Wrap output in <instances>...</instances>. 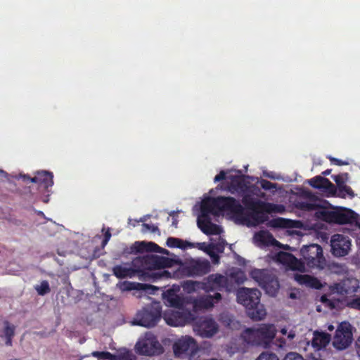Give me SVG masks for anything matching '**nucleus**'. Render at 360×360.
Masks as SVG:
<instances>
[{"instance_id": "f257e3e1", "label": "nucleus", "mask_w": 360, "mask_h": 360, "mask_svg": "<svg viewBox=\"0 0 360 360\" xmlns=\"http://www.w3.org/2000/svg\"><path fill=\"white\" fill-rule=\"evenodd\" d=\"M243 202L248 207L245 210L238 201L233 198H207L202 200L200 215L197 223L201 231L207 235H219L222 232L221 226L211 221L210 214L219 215L223 212L231 214L237 223L247 226H255L267 220V214L264 212V203L259 200L244 198Z\"/></svg>"}, {"instance_id": "f03ea898", "label": "nucleus", "mask_w": 360, "mask_h": 360, "mask_svg": "<svg viewBox=\"0 0 360 360\" xmlns=\"http://www.w3.org/2000/svg\"><path fill=\"white\" fill-rule=\"evenodd\" d=\"M162 297L165 304L173 308L164 312V320L172 326H182L194 319L191 309L195 311L210 309L221 300V295L216 292L214 295H202L193 299L169 289L162 293Z\"/></svg>"}, {"instance_id": "7ed1b4c3", "label": "nucleus", "mask_w": 360, "mask_h": 360, "mask_svg": "<svg viewBox=\"0 0 360 360\" xmlns=\"http://www.w3.org/2000/svg\"><path fill=\"white\" fill-rule=\"evenodd\" d=\"M243 278L244 274L240 271L231 273L229 276L219 274H211L203 281L204 290L205 292L221 290L222 289L231 290L234 283H243Z\"/></svg>"}, {"instance_id": "20e7f679", "label": "nucleus", "mask_w": 360, "mask_h": 360, "mask_svg": "<svg viewBox=\"0 0 360 360\" xmlns=\"http://www.w3.org/2000/svg\"><path fill=\"white\" fill-rule=\"evenodd\" d=\"M250 275L267 294L271 296L276 295L279 288V283L274 273L267 269H254Z\"/></svg>"}, {"instance_id": "39448f33", "label": "nucleus", "mask_w": 360, "mask_h": 360, "mask_svg": "<svg viewBox=\"0 0 360 360\" xmlns=\"http://www.w3.org/2000/svg\"><path fill=\"white\" fill-rule=\"evenodd\" d=\"M161 305L158 302H152L136 314L137 325L150 328L155 326L161 318Z\"/></svg>"}, {"instance_id": "423d86ee", "label": "nucleus", "mask_w": 360, "mask_h": 360, "mask_svg": "<svg viewBox=\"0 0 360 360\" xmlns=\"http://www.w3.org/2000/svg\"><path fill=\"white\" fill-rule=\"evenodd\" d=\"M304 263L310 268L323 269L326 265V259L323 255L322 248L317 244L304 245L300 249Z\"/></svg>"}, {"instance_id": "0eeeda50", "label": "nucleus", "mask_w": 360, "mask_h": 360, "mask_svg": "<svg viewBox=\"0 0 360 360\" xmlns=\"http://www.w3.org/2000/svg\"><path fill=\"white\" fill-rule=\"evenodd\" d=\"M321 214L322 219L329 223L352 224L356 222V224H359L357 221V215L350 210H323L321 212Z\"/></svg>"}, {"instance_id": "6e6552de", "label": "nucleus", "mask_w": 360, "mask_h": 360, "mask_svg": "<svg viewBox=\"0 0 360 360\" xmlns=\"http://www.w3.org/2000/svg\"><path fill=\"white\" fill-rule=\"evenodd\" d=\"M219 328L216 321L209 316L201 317L193 326L195 333L203 338H212L218 333Z\"/></svg>"}, {"instance_id": "1a4fd4ad", "label": "nucleus", "mask_w": 360, "mask_h": 360, "mask_svg": "<svg viewBox=\"0 0 360 360\" xmlns=\"http://www.w3.org/2000/svg\"><path fill=\"white\" fill-rule=\"evenodd\" d=\"M352 326L349 323H341L334 335L333 345L338 350H343L347 348L352 342Z\"/></svg>"}, {"instance_id": "9d476101", "label": "nucleus", "mask_w": 360, "mask_h": 360, "mask_svg": "<svg viewBox=\"0 0 360 360\" xmlns=\"http://www.w3.org/2000/svg\"><path fill=\"white\" fill-rule=\"evenodd\" d=\"M136 349L141 354L150 356L160 354L162 348L153 335L147 333L136 344Z\"/></svg>"}, {"instance_id": "9b49d317", "label": "nucleus", "mask_w": 360, "mask_h": 360, "mask_svg": "<svg viewBox=\"0 0 360 360\" xmlns=\"http://www.w3.org/2000/svg\"><path fill=\"white\" fill-rule=\"evenodd\" d=\"M173 349L176 356H180L182 354L194 356L198 350V346L193 338L184 335L175 342Z\"/></svg>"}, {"instance_id": "f8f14e48", "label": "nucleus", "mask_w": 360, "mask_h": 360, "mask_svg": "<svg viewBox=\"0 0 360 360\" xmlns=\"http://www.w3.org/2000/svg\"><path fill=\"white\" fill-rule=\"evenodd\" d=\"M331 252L335 257H344L351 250V240L342 234H335L330 239Z\"/></svg>"}, {"instance_id": "ddd939ff", "label": "nucleus", "mask_w": 360, "mask_h": 360, "mask_svg": "<svg viewBox=\"0 0 360 360\" xmlns=\"http://www.w3.org/2000/svg\"><path fill=\"white\" fill-rule=\"evenodd\" d=\"M260 300V292L255 288H241L237 291V301L247 309H251Z\"/></svg>"}, {"instance_id": "4468645a", "label": "nucleus", "mask_w": 360, "mask_h": 360, "mask_svg": "<svg viewBox=\"0 0 360 360\" xmlns=\"http://www.w3.org/2000/svg\"><path fill=\"white\" fill-rule=\"evenodd\" d=\"M149 260L150 263L153 264L156 269L147 273L148 276L151 277L154 280L170 277V274L167 271L162 269L168 264L167 259L159 256H152Z\"/></svg>"}, {"instance_id": "2eb2a0df", "label": "nucleus", "mask_w": 360, "mask_h": 360, "mask_svg": "<svg viewBox=\"0 0 360 360\" xmlns=\"http://www.w3.org/2000/svg\"><path fill=\"white\" fill-rule=\"evenodd\" d=\"M15 326L6 320H0V346L13 345V338L15 336Z\"/></svg>"}, {"instance_id": "dca6fc26", "label": "nucleus", "mask_w": 360, "mask_h": 360, "mask_svg": "<svg viewBox=\"0 0 360 360\" xmlns=\"http://www.w3.org/2000/svg\"><path fill=\"white\" fill-rule=\"evenodd\" d=\"M261 346L264 348L269 347L270 342L274 339L276 334V327L273 324H262L257 327Z\"/></svg>"}, {"instance_id": "f3484780", "label": "nucleus", "mask_w": 360, "mask_h": 360, "mask_svg": "<svg viewBox=\"0 0 360 360\" xmlns=\"http://www.w3.org/2000/svg\"><path fill=\"white\" fill-rule=\"evenodd\" d=\"M275 257L277 262L288 266L292 269L302 271L304 269L303 264L290 253L279 252Z\"/></svg>"}, {"instance_id": "a211bd4d", "label": "nucleus", "mask_w": 360, "mask_h": 360, "mask_svg": "<svg viewBox=\"0 0 360 360\" xmlns=\"http://www.w3.org/2000/svg\"><path fill=\"white\" fill-rule=\"evenodd\" d=\"M281 333L284 335L283 338H278L274 342L276 347L281 349H291L293 345V340L296 337V333L293 330H288L283 328L281 330Z\"/></svg>"}, {"instance_id": "6ab92c4d", "label": "nucleus", "mask_w": 360, "mask_h": 360, "mask_svg": "<svg viewBox=\"0 0 360 360\" xmlns=\"http://www.w3.org/2000/svg\"><path fill=\"white\" fill-rule=\"evenodd\" d=\"M254 243L259 247L274 245L279 246V243L274 238L273 236L267 231H260L255 233Z\"/></svg>"}, {"instance_id": "aec40b11", "label": "nucleus", "mask_w": 360, "mask_h": 360, "mask_svg": "<svg viewBox=\"0 0 360 360\" xmlns=\"http://www.w3.org/2000/svg\"><path fill=\"white\" fill-rule=\"evenodd\" d=\"M309 184L317 188L324 189L329 193L335 192V186L328 179L322 176H316L309 181Z\"/></svg>"}, {"instance_id": "412c9836", "label": "nucleus", "mask_w": 360, "mask_h": 360, "mask_svg": "<svg viewBox=\"0 0 360 360\" xmlns=\"http://www.w3.org/2000/svg\"><path fill=\"white\" fill-rule=\"evenodd\" d=\"M295 280L302 285L320 289L322 286L321 282L316 278L307 274H295Z\"/></svg>"}, {"instance_id": "4be33fe9", "label": "nucleus", "mask_w": 360, "mask_h": 360, "mask_svg": "<svg viewBox=\"0 0 360 360\" xmlns=\"http://www.w3.org/2000/svg\"><path fill=\"white\" fill-rule=\"evenodd\" d=\"M331 340L330 335L324 332L315 331L311 340L312 346L318 349L326 347Z\"/></svg>"}, {"instance_id": "5701e85b", "label": "nucleus", "mask_w": 360, "mask_h": 360, "mask_svg": "<svg viewBox=\"0 0 360 360\" xmlns=\"http://www.w3.org/2000/svg\"><path fill=\"white\" fill-rule=\"evenodd\" d=\"M242 338L248 344L261 346V339L257 328H247L242 333Z\"/></svg>"}, {"instance_id": "b1692460", "label": "nucleus", "mask_w": 360, "mask_h": 360, "mask_svg": "<svg viewBox=\"0 0 360 360\" xmlns=\"http://www.w3.org/2000/svg\"><path fill=\"white\" fill-rule=\"evenodd\" d=\"M210 263L207 261H195L190 266L191 275H203L210 271Z\"/></svg>"}, {"instance_id": "393cba45", "label": "nucleus", "mask_w": 360, "mask_h": 360, "mask_svg": "<svg viewBox=\"0 0 360 360\" xmlns=\"http://www.w3.org/2000/svg\"><path fill=\"white\" fill-rule=\"evenodd\" d=\"M158 251L160 252H163V250L159 248L156 244L153 243H146V242H136L133 246L131 247V252H143V251Z\"/></svg>"}, {"instance_id": "a878e982", "label": "nucleus", "mask_w": 360, "mask_h": 360, "mask_svg": "<svg viewBox=\"0 0 360 360\" xmlns=\"http://www.w3.org/2000/svg\"><path fill=\"white\" fill-rule=\"evenodd\" d=\"M248 316L253 320H262L266 315L264 305L260 304L259 302L251 309H248Z\"/></svg>"}, {"instance_id": "bb28decb", "label": "nucleus", "mask_w": 360, "mask_h": 360, "mask_svg": "<svg viewBox=\"0 0 360 360\" xmlns=\"http://www.w3.org/2000/svg\"><path fill=\"white\" fill-rule=\"evenodd\" d=\"M219 321L224 326L231 330H237L240 326V322L228 313H222L220 315Z\"/></svg>"}, {"instance_id": "cd10ccee", "label": "nucleus", "mask_w": 360, "mask_h": 360, "mask_svg": "<svg viewBox=\"0 0 360 360\" xmlns=\"http://www.w3.org/2000/svg\"><path fill=\"white\" fill-rule=\"evenodd\" d=\"M308 201L302 202V207L307 210H316L321 207V200L310 193H306Z\"/></svg>"}, {"instance_id": "c85d7f7f", "label": "nucleus", "mask_w": 360, "mask_h": 360, "mask_svg": "<svg viewBox=\"0 0 360 360\" xmlns=\"http://www.w3.org/2000/svg\"><path fill=\"white\" fill-rule=\"evenodd\" d=\"M113 273L117 278H123L127 277L132 278L137 274V271L131 268L116 266L113 268Z\"/></svg>"}, {"instance_id": "c756f323", "label": "nucleus", "mask_w": 360, "mask_h": 360, "mask_svg": "<svg viewBox=\"0 0 360 360\" xmlns=\"http://www.w3.org/2000/svg\"><path fill=\"white\" fill-rule=\"evenodd\" d=\"M182 288L184 291L187 292L188 293H192L193 292H195L198 290H204V284L203 281H186L182 284Z\"/></svg>"}, {"instance_id": "7c9ffc66", "label": "nucleus", "mask_w": 360, "mask_h": 360, "mask_svg": "<svg viewBox=\"0 0 360 360\" xmlns=\"http://www.w3.org/2000/svg\"><path fill=\"white\" fill-rule=\"evenodd\" d=\"M342 282L347 294L355 292L359 288V281L354 278H347L342 280Z\"/></svg>"}, {"instance_id": "2f4dec72", "label": "nucleus", "mask_w": 360, "mask_h": 360, "mask_svg": "<svg viewBox=\"0 0 360 360\" xmlns=\"http://www.w3.org/2000/svg\"><path fill=\"white\" fill-rule=\"evenodd\" d=\"M167 245L170 248H179L181 249L191 248L193 246L191 243L176 238H169L167 240Z\"/></svg>"}, {"instance_id": "473e14b6", "label": "nucleus", "mask_w": 360, "mask_h": 360, "mask_svg": "<svg viewBox=\"0 0 360 360\" xmlns=\"http://www.w3.org/2000/svg\"><path fill=\"white\" fill-rule=\"evenodd\" d=\"M193 246L192 248L196 247V248H199L200 250H202L207 252L210 255L213 263H214V264L219 263V257L217 255L212 252V249L210 246V243L206 244L205 243H196V245H194V244H193Z\"/></svg>"}, {"instance_id": "72a5a7b5", "label": "nucleus", "mask_w": 360, "mask_h": 360, "mask_svg": "<svg viewBox=\"0 0 360 360\" xmlns=\"http://www.w3.org/2000/svg\"><path fill=\"white\" fill-rule=\"evenodd\" d=\"M42 176H45L49 178L48 185H53V175L51 173L46 171L38 172L37 176L33 178H29L27 175H23L22 178L30 179L31 182L33 183H39V181L42 180Z\"/></svg>"}, {"instance_id": "f704fd0d", "label": "nucleus", "mask_w": 360, "mask_h": 360, "mask_svg": "<svg viewBox=\"0 0 360 360\" xmlns=\"http://www.w3.org/2000/svg\"><path fill=\"white\" fill-rule=\"evenodd\" d=\"M34 288L39 295H46L51 291L49 284L46 281H41L39 285H37Z\"/></svg>"}, {"instance_id": "c9c22d12", "label": "nucleus", "mask_w": 360, "mask_h": 360, "mask_svg": "<svg viewBox=\"0 0 360 360\" xmlns=\"http://www.w3.org/2000/svg\"><path fill=\"white\" fill-rule=\"evenodd\" d=\"M91 354L100 360H113L115 356L108 352H94Z\"/></svg>"}, {"instance_id": "e433bc0d", "label": "nucleus", "mask_w": 360, "mask_h": 360, "mask_svg": "<svg viewBox=\"0 0 360 360\" xmlns=\"http://www.w3.org/2000/svg\"><path fill=\"white\" fill-rule=\"evenodd\" d=\"M210 246L212 250H217V252H223L226 242L224 240L219 238V242L216 243L213 239H210Z\"/></svg>"}, {"instance_id": "4c0bfd02", "label": "nucleus", "mask_w": 360, "mask_h": 360, "mask_svg": "<svg viewBox=\"0 0 360 360\" xmlns=\"http://www.w3.org/2000/svg\"><path fill=\"white\" fill-rule=\"evenodd\" d=\"M256 360H279V359L273 352H264L261 353Z\"/></svg>"}, {"instance_id": "58836bf2", "label": "nucleus", "mask_w": 360, "mask_h": 360, "mask_svg": "<svg viewBox=\"0 0 360 360\" xmlns=\"http://www.w3.org/2000/svg\"><path fill=\"white\" fill-rule=\"evenodd\" d=\"M331 290L332 292L340 295L347 294L346 290H345V288L343 287L342 281L338 283H335L333 286H331Z\"/></svg>"}, {"instance_id": "ea45409f", "label": "nucleus", "mask_w": 360, "mask_h": 360, "mask_svg": "<svg viewBox=\"0 0 360 360\" xmlns=\"http://www.w3.org/2000/svg\"><path fill=\"white\" fill-rule=\"evenodd\" d=\"M349 308L360 311V297H354L347 302Z\"/></svg>"}, {"instance_id": "a19ab883", "label": "nucleus", "mask_w": 360, "mask_h": 360, "mask_svg": "<svg viewBox=\"0 0 360 360\" xmlns=\"http://www.w3.org/2000/svg\"><path fill=\"white\" fill-rule=\"evenodd\" d=\"M338 189L340 193V195H341L343 197L345 195V194L352 197L354 196V193L352 191L351 188L345 185V184H344L342 186H340V187Z\"/></svg>"}, {"instance_id": "79ce46f5", "label": "nucleus", "mask_w": 360, "mask_h": 360, "mask_svg": "<svg viewBox=\"0 0 360 360\" xmlns=\"http://www.w3.org/2000/svg\"><path fill=\"white\" fill-rule=\"evenodd\" d=\"M346 177L347 174L335 175L333 176V179L337 184L338 188L340 186H342L345 184Z\"/></svg>"}, {"instance_id": "37998d69", "label": "nucleus", "mask_w": 360, "mask_h": 360, "mask_svg": "<svg viewBox=\"0 0 360 360\" xmlns=\"http://www.w3.org/2000/svg\"><path fill=\"white\" fill-rule=\"evenodd\" d=\"M283 360H304L303 357L297 352H289Z\"/></svg>"}, {"instance_id": "c03bdc74", "label": "nucleus", "mask_w": 360, "mask_h": 360, "mask_svg": "<svg viewBox=\"0 0 360 360\" xmlns=\"http://www.w3.org/2000/svg\"><path fill=\"white\" fill-rule=\"evenodd\" d=\"M260 184H261L262 188L265 190H271V189H274L276 188V184H273L266 180H262Z\"/></svg>"}, {"instance_id": "a18cd8bd", "label": "nucleus", "mask_w": 360, "mask_h": 360, "mask_svg": "<svg viewBox=\"0 0 360 360\" xmlns=\"http://www.w3.org/2000/svg\"><path fill=\"white\" fill-rule=\"evenodd\" d=\"M134 356L129 353V352H124L123 354L115 356V358L113 360H134Z\"/></svg>"}, {"instance_id": "49530a36", "label": "nucleus", "mask_w": 360, "mask_h": 360, "mask_svg": "<svg viewBox=\"0 0 360 360\" xmlns=\"http://www.w3.org/2000/svg\"><path fill=\"white\" fill-rule=\"evenodd\" d=\"M157 230H158V227L154 225L150 226L148 224H143V229H142L143 232L151 231V232L154 233Z\"/></svg>"}, {"instance_id": "de8ad7c7", "label": "nucleus", "mask_w": 360, "mask_h": 360, "mask_svg": "<svg viewBox=\"0 0 360 360\" xmlns=\"http://www.w3.org/2000/svg\"><path fill=\"white\" fill-rule=\"evenodd\" d=\"M139 286L141 290H143L145 291L152 290L153 292L155 290H158V288L147 284H139Z\"/></svg>"}, {"instance_id": "09e8293b", "label": "nucleus", "mask_w": 360, "mask_h": 360, "mask_svg": "<svg viewBox=\"0 0 360 360\" xmlns=\"http://www.w3.org/2000/svg\"><path fill=\"white\" fill-rule=\"evenodd\" d=\"M225 175L226 173L224 171L220 172V173L214 177V181L217 182L223 180L225 178Z\"/></svg>"}, {"instance_id": "8fccbe9b", "label": "nucleus", "mask_w": 360, "mask_h": 360, "mask_svg": "<svg viewBox=\"0 0 360 360\" xmlns=\"http://www.w3.org/2000/svg\"><path fill=\"white\" fill-rule=\"evenodd\" d=\"M49 183V178L46 177L45 176H42V180L39 181V184H44L45 188H48L49 186H51L52 185H48Z\"/></svg>"}, {"instance_id": "3c124183", "label": "nucleus", "mask_w": 360, "mask_h": 360, "mask_svg": "<svg viewBox=\"0 0 360 360\" xmlns=\"http://www.w3.org/2000/svg\"><path fill=\"white\" fill-rule=\"evenodd\" d=\"M110 236H111V234L109 232V231H108L105 234V238L104 240H103V245H105L107 244V243L108 242V240H110Z\"/></svg>"}, {"instance_id": "603ef678", "label": "nucleus", "mask_w": 360, "mask_h": 360, "mask_svg": "<svg viewBox=\"0 0 360 360\" xmlns=\"http://www.w3.org/2000/svg\"><path fill=\"white\" fill-rule=\"evenodd\" d=\"M321 300L323 303H325V304H327L329 305H330V304H331V302L329 300H328L326 296H322Z\"/></svg>"}, {"instance_id": "864d4df0", "label": "nucleus", "mask_w": 360, "mask_h": 360, "mask_svg": "<svg viewBox=\"0 0 360 360\" xmlns=\"http://www.w3.org/2000/svg\"><path fill=\"white\" fill-rule=\"evenodd\" d=\"M331 160H332V161L335 162L337 163V165H347L346 162H344L342 160H338V159H335V158H333Z\"/></svg>"}, {"instance_id": "5fc2aeb1", "label": "nucleus", "mask_w": 360, "mask_h": 360, "mask_svg": "<svg viewBox=\"0 0 360 360\" xmlns=\"http://www.w3.org/2000/svg\"><path fill=\"white\" fill-rule=\"evenodd\" d=\"M356 345L357 353H358L359 356H360V337L357 340Z\"/></svg>"}, {"instance_id": "6e6d98bb", "label": "nucleus", "mask_w": 360, "mask_h": 360, "mask_svg": "<svg viewBox=\"0 0 360 360\" xmlns=\"http://www.w3.org/2000/svg\"><path fill=\"white\" fill-rule=\"evenodd\" d=\"M264 175L268 178H270V179H275V176L272 174H270V173H268V172H264Z\"/></svg>"}, {"instance_id": "4d7b16f0", "label": "nucleus", "mask_w": 360, "mask_h": 360, "mask_svg": "<svg viewBox=\"0 0 360 360\" xmlns=\"http://www.w3.org/2000/svg\"><path fill=\"white\" fill-rule=\"evenodd\" d=\"M308 360H323L321 359H320L319 357H316V356H311V358H309Z\"/></svg>"}, {"instance_id": "13d9d810", "label": "nucleus", "mask_w": 360, "mask_h": 360, "mask_svg": "<svg viewBox=\"0 0 360 360\" xmlns=\"http://www.w3.org/2000/svg\"><path fill=\"white\" fill-rule=\"evenodd\" d=\"M290 298H292V299H295V298H296V294H295V293H294V292H291V293L290 294Z\"/></svg>"}, {"instance_id": "bf43d9fd", "label": "nucleus", "mask_w": 360, "mask_h": 360, "mask_svg": "<svg viewBox=\"0 0 360 360\" xmlns=\"http://www.w3.org/2000/svg\"><path fill=\"white\" fill-rule=\"evenodd\" d=\"M328 329L332 331L334 329V326L332 325L328 326Z\"/></svg>"}, {"instance_id": "052dcab7", "label": "nucleus", "mask_w": 360, "mask_h": 360, "mask_svg": "<svg viewBox=\"0 0 360 360\" xmlns=\"http://www.w3.org/2000/svg\"><path fill=\"white\" fill-rule=\"evenodd\" d=\"M329 173H330V171L329 170H326V172H323V174L328 175V174H329Z\"/></svg>"}, {"instance_id": "680f3d73", "label": "nucleus", "mask_w": 360, "mask_h": 360, "mask_svg": "<svg viewBox=\"0 0 360 360\" xmlns=\"http://www.w3.org/2000/svg\"><path fill=\"white\" fill-rule=\"evenodd\" d=\"M1 174H5V172L3 170H0Z\"/></svg>"}, {"instance_id": "e2e57ef3", "label": "nucleus", "mask_w": 360, "mask_h": 360, "mask_svg": "<svg viewBox=\"0 0 360 360\" xmlns=\"http://www.w3.org/2000/svg\"><path fill=\"white\" fill-rule=\"evenodd\" d=\"M144 298H146V299H147V300H148V299H149V297H148V296H144Z\"/></svg>"}, {"instance_id": "0e129e2a", "label": "nucleus", "mask_w": 360, "mask_h": 360, "mask_svg": "<svg viewBox=\"0 0 360 360\" xmlns=\"http://www.w3.org/2000/svg\"><path fill=\"white\" fill-rule=\"evenodd\" d=\"M359 227H360V225H359Z\"/></svg>"}]
</instances>
